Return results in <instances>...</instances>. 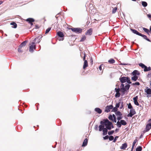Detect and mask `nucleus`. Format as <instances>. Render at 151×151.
I'll return each instance as SVG.
<instances>
[{
	"instance_id": "obj_6",
	"label": "nucleus",
	"mask_w": 151,
	"mask_h": 151,
	"mask_svg": "<svg viewBox=\"0 0 151 151\" xmlns=\"http://www.w3.org/2000/svg\"><path fill=\"white\" fill-rule=\"evenodd\" d=\"M127 124V123L124 120H122L120 121H117L116 125L118 127L120 128L122 125L125 126Z\"/></svg>"
},
{
	"instance_id": "obj_63",
	"label": "nucleus",
	"mask_w": 151,
	"mask_h": 151,
	"mask_svg": "<svg viewBox=\"0 0 151 151\" xmlns=\"http://www.w3.org/2000/svg\"><path fill=\"white\" fill-rule=\"evenodd\" d=\"M150 76H151V73H148L147 75V76L149 77Z\"/></svg>"
},
{
	"instance_id": "obj_39",
	"label": "nucleus",
	"mask_w": 151,
	"mask_h": 151,
	"mask_svg": "<svg viewBox=\"0 0 151 151\" xmlns=\"http://www.w3.org/2000/svg\"><path fill=\"white\" fill-rule=\"evenodd\" d=\"M114 132V130H111V131H109L108 132V134L110 136L111 135L113 134Z\"/></svg>"
},
{
	"instance_id": "obj_58",
	"label": "nucleus",
	"mask_w": 151,
	"mask_h": 151,
	"mask_svg": "<svg viewBox=\"0 0 151 151\" xmlns=\"http://www.w3.org/2000/svg\"><path fill=\"white\" fill-rule=\"evenodd\" d=\"M99 69L100 70H102V65H101L99 67Z\"/></svg>"
},
{
	"instance_id": "obj_46",
	"label": "nucleus",
	"mask_w": 151,
	"mask_h": 151,
	"mask_svg": "<svg viewBox=\"0 0 151 151\" xmlns=\"http://www.w3.org/2000/svg\"><path fill=\"white\" fill-rule=\"evenodd\" d=\"M103 139L104 140H106L109 139V136L108 135H106L103 137Z\"/></svg>"
},
{
	"instance_id": "obj_47",
	"label": "nucleus",
	"mask_w": 151,
	"mask_h": 151,
	"mask_svg": "<svg viewBox=\"0 0 151 151\" xmlns=\"http://www.w3.org/2000/svg\"><path fill=\"white\" fill-rule=\"evenodd\" d=\"M137 141V139H135L133 142L132 146L134 147L135 146V143H136Z\"/></svg>"
},
{
	"instance_id": "obj_10",
	"label": "nucleus",
	"mask_w": 151,
	"mask_h": 151,
	"mask_svg": "<svg viewBox=\"0 0 151 151\" xmlns=\"http://www.w3.org/2000/svg\"><path fill=\"white\" fill-rule=\"evenodd\" d=\"M136 113L135 109L133 108L130 109V112L129 114H128L127 116L128 117H132V116L135 114Z\"/></svg>"
},
{
	"instance_id": "obj_59",
	"label": "nucleus",
	"mask_w": 151,
	"mask_h": 151,
	"mask_svg": "<svg viewBox=\"0 0 151 151\" xmlns=\"http://www.w3.org/2000/svg\"><path fill=\"white\" fill-rule=\"evenodd\" d=\"M147 16L149 18H151V14H147Z\"/></svg>"
},
{
	"instance_id": "obj_19",
	"label": "nucleus",
	"mask_w": 151,
	"mask_h": 151,
	"mask_svg": "<svg viewBox=\"0 0 151 151\" xmlns=\"http://www.w3.org/2000/svg\"><path fill=\"white\" fill-rule=\"evenodd\" d=\"M28 41L27 40H26L24 42H22L19 46V47H24L26 44V43Z\"/></svg>"
},
{
	"instance_id": "obj_54",
	"label": "nucleus",
	"mask_w": 151,
	"mask_h": 151,
	"mask_svg": "<svg viewBox=\"0 0 151 151\" xmlns=\"http://www.w3.org/2000/svg\"><path fill=\"white\" fill-rule=\"evenodd\" d=\"M98 125H96L95 126L94 129L95 130H98Z\"/></svg>"
},
{
	"instance_id": "obj_28",
	"label": "nucleus",
	"mask_w": 151,
	"mask_h": 151,
	"mask_svg": "<svg viewBox=\"0 0 151 151\" xmlns=\"http://www.w3.org/2000/svg\"><path fill=\"white\" fill-rule=\"evenodd\" d=\"M141 4L142 6L144 7H146L147 5V2L145 1H142Z\"/></svg>"
},
{
	"instance_id": "obj_32",
	"label": "nucleus",
	"mask_w": 151,
	"mask_h": 151,
	"mask_svg": "<svg viewBox=\"0 0 151 151\" xmlns=\"http://www.w3.org/2000/svg\"><path fill=\"white\" fill-rule=\"evenodd\" d=\"M127 83L129 84H131L132 83V82L130 81V78L129 77H127Z\"/></svg>"
},
{
	"instance_id": "obj_5",
	"label": "nucleus",
	"mask_w": 151,
	"mask_h": 151,
	"mask_svg": "<svg viewBox=\"0 0 151 151\" xmlns=\"http://www.w3.org/2000/svg\"><path fill=\"white\" fill-rule=\"evenodd\" d=\"M72 31L77 34L81 33L82 32L83 29L81 28H70L69 29Z\"/></svg>"
},
{
	"instance_id": "obj_3",
	"label": "nucleus",
	"mask_w": 151,
	"mask_h": 151,
	"mask_svg": "<svg viewBox=\"0 0 151 151\" xmlns=\"http://www.w3.org/2000/svg\"><path fill=\"white\" fill-rule=\"evenodd\" d=\"M139 65L142 68H144L143 70L145 72L149 71L151 70V68L150 66L147 67L143 63H140L139 64Z\"/></svg>"
},
{
	"instance_id": "obj_41",
	"label": "nucleus",
	"mask_w": 151,
	"mask_h": 151,
	"mask_svg": "<svg viewBox=\"0 0 151 151\" xmlns=\"http://www.w3.org/2000/svg\"><path fill=\"white\" fill-rule=\"evenodd\" d=\"M51 29V28L49 27L46 30L45 34L48 33L49 31Z\"/></svg>"
},
{
	"instance_id": "obj_44",
	"label": "nucleus",
	"mask_w": 151,
	"mask_h": 151,
	"mask_svg": "<svg viewBox=\"0 0 151 151\" xmlns=\"http://www.w3.org/2000/svg\"><path fill=\"white\" fill-rule=\"evenodd\" d=\"M119 137V136H116L114 138V139H113V142H116V141L117 139Z\"/></svg>"
},
{
	"instance_id": "obj_29",
	"label": "nucleus",
	"mask_w": 151,
	"mask_h": 151,
	"mask_svg": "<svg viewBox=\"0 0 151 151\" xmlns=\"http://www.w3.org/2000/svg\"><path fill=\"white\" fill-rule=\"evenodd\" d=\"M108 62L110 64H113L115 62V60L113 58H111L108 61Z\"/></svg>"
},
{
	"instance_id": "obj_4",
	"label": "nucleus",
	"mask_w": 151,
	"mask_h": 151,
	"mask_svg": "<svg viewBox=\"0 0 151 151\" xmlns=\"http://www.w3.org/2000/svg\"><path fill=\"white\" fill-rule=\"evenodd\" d=\"M99 131H102L103 132V135L104 136L107 134L108 132V129L105 128L104 125H99Z\"/></svg>"
},
{
	"instance_id": "obj_60",
	"label": "nucleus",
	"mask_w": 151,
	"mask_h": 151,
	"mask_svg": "<svg viewBox=\"0 0 151 151\" xmlns=\"http://www.w3.org/2000/svg\"><path fill=\"white\" fill-rule=\"evenodd\" d=\"M137 106H138L139 107H141V108H142L141 109H142L143 108V106H142V105H141L139 104V105H137Z\"/></svg>"
},
{
	"instance_id": "obj_36",
	"label": "nucleus",
	"mask_w": 151,
	"mask_h": 151,
	"mask_svg": "<svg viewBox=\"0 0 151 151\" xmlns=\"http://www.w3.org/2000/svg\"><path fill=\"white\" fill-rule=\"evenodd\" d=\"M117 8L116 7L113 9L112 10V13L113 14L115 13L117 10Z\"/></svg>"
},
{
	"instance_id": "obj_21",
	"label": "nucleus",
	"mask_w": 151,
	"mask_h": 151,
	"mask_svg": "<svg viewBox=\"0 0 151 151\" xmlns=\"http://www.w3.org/2000/svg\"><path fill=\"white\" fill-rule=\"evenodd\" d=\"M94 111L99 114H101L102 112V110L99 108H96L94 109Z\"/></svg>"
},
{
	"instance_id": "obj_30",
	"label": "nucleus",
	"mask_w": 151,
	"mask_h": 151,
	"mask_svg": "<svg viewBox=\"0 0 151 151\" xmlns=\"http://www.w3.org/2000/svg\"><path fill=\"white\" fill-rule=\"evenodd\" d=\"M142 150V147L140 146H139L136 149V151H141Z\"/></svg>"
},
{
	"instance_id": "obj_20",
	"label": "nucleus",
	"mask_w": 151,
	"mask_h": 151,
	"mask_svg": "<svg viewBox=\"0 0 151 151\" xmlns=\"http://www.w3.org/2000/svg\"><path fill=\"white\" fill-rule=\"evenodd\" d=\"M139 36L142 37L144 39L147 40L148 41H149L150 42H151L150 40L148 38H147V36L146 35H143V34H142L141 33H140Z\"/></svg>"
},
{
	"instance_id": "obj_15",
	"label": "nucleus",
	"mask_w": 151,
	"mask_h": 151,
	"mask_svg": "<svg viewBox=\"0 0 151 151\" xmlns=\"http://www.w3.org/2000/svg\"><path fill=\"white\" fill-rule=\"evenodd\" d=\"M42 36H39L35 38L34 40V41H35L36 44H37V43H39L40 41V39L42 38Z\"/></svg>"
},
{
	"instance_id": "obj_8",
	"label": "nucleus",
	"mask_w": 151,
	"mask_h": 151,
	"mask_svg": "<svg viewBox=\"0 0 151 151\" xmlns=\"http://www.w3.org/2000/svg\"><path fill=\"white\" fill-rule=\"evenodd\" d=\"M57 35L60 38L59 40V41L63 40H64V35L63 32L61 31H59L57 32Z\"/></svg>"
},
{
	"instance_id": "obj_33",
	"label": "nucleus",
	"mask_w": 151,
	"mask_h": 151,
	"mask_svg": "<svg viewBox=\"0 0 151 151\" xmlns=\"http://www.w3.org/2000/svg\"><path fill=\"white\" fill-rule=\"evenodd\" d=\"M115 114L117 116V117L118 116H119L122 114V113H121V112L119 111H118L115 112Z\"/></svg>"
},
{
	"instance_id": "obj_23",
	"label": "nucleus",
	"mask_w": 151,
	"mask_h": 151,
	"mask_svg": "<svg viewBox=\"0 0 151 151\" xmlns=\"http://www.w3.org/2000/svg\"><path fill=\"white\" fill-rule=\"evenodd\" d=\"M131 30L132 32L134 34H135L139 36L141 33L133 29H131Z\"/></svg>"
},
{
	"instance_id": "obj_12",
	"label": "nucleus",
	"mask_w": 151,
	"mask_h": 151,
	"mask_svg": "<svg viewBox=\"0 0 151 151\" xmlns=\"http://www.w3.org/2000/svg\"><path fill=\"white\" fill-rule=\"evenodd\" d=\"M113 108L112 105H110L106 106L105 110V111L108 113L110 111V110Z\"/></svg>"
},
{
	"instance_id": "obj_7",
	"label": "nucleus",
	"mask_w": 151,
	"mask_h": 151,
	"mask_svg": "<svg viewBox=\"0 0 151 151\" xmlns=\"http://www.w3.org/2000/svg\"><path fill=\"white\" fill-rule=\"evenodd\" d=\"M35 44H36L35 42H32V45L29 46V51L31 53L33 52L34 51V50H35L36 49V46L35 45Z\"/></svg>"
},
{
	"instance_id": "obj_25",
	"label": "nucleus",
	"mask_w": 151,
	"mask_h": 151,
	"mask_svg": "<svg viewBox=\"0 0 151 151\" xmlns=\"http://www.w3.org/2000/svg\"><path fill=\"white\" fill-rule=\"evenodd\" d=\"M127 147V143H124L120 147L121 149H125Z\"/></svg>"
},
{
	"instance_id": "obj_18",
	"label": "nucleus",
	"mask_w": 151,
	"mask_h": 151,
	"mask_svg": "<svg viewBox=\"0 0 151 151\" xmlns=\"http://www.w3.org/2000/svg\"><path fill=\"white\" fill-rule=\"evenodd\" d=\"M151 128V123L146 125V132L148 131Z\"/></svg>"
},
{
	"instance_id": "obj_49",
	"label": "nucleus",
	"mask_w": 151,
	"mask_h": 151,
	"mask_svg": "<svg viewBox=\"0 0 151 151\" xmlns=\"http://www.w3.org/2000/svg\"><path fill=\"white\" fill-rule=\"evenodd\" d=\"M22 47H19V48H18V51L19 52H22V51L21 50V48Z\"/></svg>"
},
{
	"instance_id": "obj_27",
	"label": "nucleus",
	"mask_w": 151,
	"mask_h": 151,
	"mask_svg": "<svg viewBox=\"0 0 151 151\" xmlns=\"http://www.w3.org/2000/svg\"><path fill=\"white\" fill-rule=\"evenodd\" d=\"M138 78V77L137 76H133L131 78L132 80L134 81H136Z\"/></svg>"
},
{
	"instance_id": "obj_56",
	"label": "nucleus",
	"mask_w": 151,
	"mask_h": 151,
	"mask_svg": "<svg viewBox=\"0 0 151 151\" xmlns=\"http://www.w3.org/2000/svg\"><path fill=\"white\" fill-rule=\"evenodd\" d=\"M120 65H128V64H127L125 63H120Z\"/></svg>"
},
{
	"instance_id": "obj_24",
	"label": "nucleus",
	"mask_w": 151,
	"mask_h": 151,
	"mask_svg": "<svg viewBox=\"0 0 151 151\" xmlns=\"http://www.w3.org/2000/svg\"><path fill=\"white\" fill-rule=\"evenodd\" d=\"M11 25H12V27L14 28H16L17 27V24L14 22H11L10 24Z\"/></svg>"
},
{
	"instance_id": "obj_62",
	"label": "nucleus",
	"mask_w": 151,
	"mask_h": 151,
	"mask_svg": "<svg viewBox=\"0 0 151 151\" xmlns=\"http://www.w3.org/2000/svg\"><path fill=\"white\" fill-rule=\"evenodd\" d=\"M142 137H143V134H141L139 137V138H141Z\"/></svg>"
},
{
	"instance_id": "obj_34",
	"label": "nucleus",
	"mask_w": 151,
	"mask_h": 151,
	"mask_svg": "<svg viewBox=\"0 0 151 151\" xmlns=\"http://www.w3.org/2000/svg\"><path fill=\"white\" fill-rule=\"evenodd\" d=\"M118 108L116 107H114L112 108V111L115 112V113L117 111H118Z\"/></svg>"
},
{
	"instance_id": "obj_2",
	"label": "nucleus",
	"mask_w": 151,
	"mask_h": 151,
	"mask_svg": "<svg viewBox=\"0 0 151 151\" xmlns=\"http://www.w3.org/2000/svg\"><path fill=\"white\" fill-rule=\"evenodd\" d=\"M130 87V85L127 84L125 86L124 84H121L120 86L121 87V92L122 94V95L123 96L125 93L126 91L128 90Z\"/></svg>"
},
{
	"instance_id": "obj_31",
	"label": "nucleus",
	"mask_w": 151,
	"mask_h": 151,
	"mask_svg": "<svg viewBox=\"0 0 151 151\" xmlns=\"http://www.w3.org/2000/svg\"><path fill=\"white\" fill-rule=\"evenodd\" d=\"M122 114L121 115V116H118L117 117V120H118V121H120V120H122V119L123 116H122Z\"/></svg>"
},
{
	"instance_id": "obj_38",
	"label": "nucleus",
	"mask_w": 151,
	"mask_h": 151,
	"mask_svg": "<svg viewBox=\"0 0 151 151\" xmlns=\"http://www.w3.org/2000/svg\"><path fill=\"white\" fill-rule=\"evenodd\" d=\"M128 108L129 109H131L133 108L131 104L129 103L128 105Z\"/></svg>"
},
{
	"instance_id": "obj_1",
	"label": "nucleus",
	"mask_w": 151,
	"mask_h": 151,
	"mask_svg": "<svg viewBox=\"0 0 151 151\" xmlns=\"http://www.w3.org/2000/svg\"><path fill=\"white\" fill-rule=\"evenodd\" d=\"M100 123L101 124V125H104V126H105L106 128L109 130H111L110 125L111 122L109 121L107 119H104L103 121L100 122Z\"/></svg>"
},
{
	"instance_id": "obj_42",
	"label": "nucleus",
	"mask_w": 151,
	"mask_h": 151,
	"mask_svg": "<svg viewBox=\"0 0 151 151\" xmlns=\"http://www.w3.org/2000/svg\"><path fill=\"white\" fill-rule=\"evenodd\" d=\"M121 102H119L118 103H116V104L115 107H116L117 108L119 107L120 104H121Z\"/></svg>"
},
{
	"instance_id": "obj_11",
	"label": "nucleus",
	"mask_w": 151,
	"mask_h": 151,
	"mask_svg": "<svg viewBox=\"0 0 151 151\" xmlns=\"http://www.w3.org/2000/svg\"><path fill=\"white\" fill-rule=\"evenodd\" d=\"M145 91L147 93V94L148 95L147 96V97H151V89L150 88H149L148 87H147L146 89L145 90Z\"/></svg>"
},
{
	"instance_id": "obj_40",
	"label": "nucleus",
	"mask_w": 151,
	"mask_h": 151,
	"mask_svg": "<svg viewBox=\"0 0 151 151\" xmlns=\"http://www.w3.org/2000/svg\"><path fill=\"white\" fill-rule=\"evenodd\" d=\"M142 29L146 33H147L148 32H149V30L147 28H146L145 27H143Z\"/></svg>"
},
{
	"instance_id": "obj_14",
	"label": "nucleus",
	"mask_w": 151,
	"mask_h": 151,
	"mask_svg": "<svg viewBox=\"0 0 151 151\" xmlns=\"http://www.w3.org/2000/svg\"><path fill=\"white\" fill-rule=\"evenodd\" d=\"M132 74L133 76H137L140 75V73L138 70H135L132 73Z\"/></svg>"
},
{
	"instance_id": "obj_57",
	"label": "nucleus",
	"mask_w": 151,
	"mask_h": 151,
	"mask_svg": "<svg viewBox=\"0 0 151 151\" xmlns=\"http://www.w3.org/2000/svg\"><path fill=\"white\" fill-rule=\"evenodd\" d=\"M112 116L113 119L116 118L115 115L114 114H113L112 115Z\"/></svg>"
},
{
	"instance_id": "obj_35",
	"label": "nucleus",
	"mask_w": 151,
	"mask_h": 151,
	"mask_svg": "<svg viewBox=\"0 0 151 151\" xmlns=\"http://www.w3.org/2000/svg\"><path fill=\"white\" fill-rule=\"evenodd\" d=\"M86 39V37L85 35H83V37H82L81 39L80 40V42H83Z\"/></svg>"
},
{
	"instance_id": "obj_9",
	"label": "nucleus",
	"mask_w": 151,
	"mask_h": 151,
	"mask_svg": "<svg viewBox=\"0 0 151 151\" xmlns=\"http://www.w3.org/2000/svg\"><path fill=\"white\" fill-rule=\"evenodd\" d=\"M115 91L116 92V93L115 94V97L116 98L119 97L121 95V94L120 93V91H121V88H115Z\"/></svg>"
},
{
	"instance_id": "obj_45",
	"label": "nucleus",
	"mask_w": 151,
	"mask_h": 151,
	"mask_svg": "<svg viewBox=\"0 0 151 151\" xmlns=\"http://www.w3.org/2000/svg\"><path fill=\"white\" fill-rule=\"evenodd\" d=\"M140 84L139 83V82H136L134 83H133L132 84V85H137V86H139Z\"/></svg>"
},
{
	"instance_id": "obj_13",
	"label": "nucleus",
	"mask_w": 151,
	"mask_h": 151,
	"mask_svg": "<svg viewBox=\"0 0 151 151\" xmlns=\"http://www.w3.org/2000/svg\"><path fill=\"white\" fill-rule=\"evenodd\" d=\"M127 77L121 76L119 78V80L120 82L122 83V84H123V83L126 82V81H127Z\"/></svg>"
},
{
	"instance_id": "obj_64",
	"label": "nucleus",
	"mask_w": 151,
	"mask_h": 151,
	"mask_svg": "<svg viewBox=\"0 0 151 151\" xmlns=\"http://www.w3.org/2000/svg\"><path fill=\"white\" fill-rule=\"evenodd\" d=\"M134 147H133V146H132V149H131V151H133V149H134Z\"/></svg>"
},
{
	"instance_id": "obj_37",
	"label": "nucleus",
	"mask_w": 151,
	"mask_h": 151,
	"mask_svg": "<svg viewBox=\"0 0 151 151\" xmlns=\"http://www.w3.org/2000/svg\"><path fill=\"white\" fill-rule=\"evenodd\" d=\"M109 139L110 141H112L114 139V137L113 136L110 135L109 136Z\"/></svg>"
},
{
	"instance_id": "obj_22",
	"label": "nucleus",
	"mask_w": 151,
	"mask_h": 151,
	"mask_svg": "<svg viewBox=\"0 0 151 151\" xmlns=\"http://www.w3.org/2000/svg\"><path fill=\"white\" fill-rule=\"evenodd\" d=\"M88 139L86 138L84 140L82 145L83 147H85L88 144Z\"/></svg>"
},
{
	"instance_id": "obj_48",
	"label": "nucleus",
	"mask_w": 151,
	"mask_h": 151,
	"mask_svg": "<svg viewBox=\"0 0 151 151\" xmlns=\"http://www.w3.org/2000/svg\"><path fill=\"white\" fill-rule=\"evenodd\" d=\"M138 98V96H135V97H134L133 98V100H134V101H137Z\"/></svg>"
},
{
	"instance_id": "obj_43",
	"label": "nucleus",
	"mask_w": 151,
	"mask_h": 151,
	"mask_svg": "<svg viewBox=\"0 0 151 151\" xmlns=\"http://www.w3.org/2000/svg\"><path fill=\"white\" fill-rule=\"evenodd\" d=\"M108 118L110 120H111V121H112L113 120V117L112 116V115L111 114H110L109 115V116L108 117Z\"/></svg>"
},
{
	"instance_id": "obj_51",
	"label": "nucleus",
	"mask_w": 151,
	"mask_h": 151,
	"mask_svg": "<svg viewBox=\"0 0 151 151\" xmlns=\"http://www.w3.org/2000/svg\"><path fill=\"white\" fill-rule=\"evenodd\" d=\"M86 54H85V53H84V56L83 58V60L85 61V60H85L86 57Z\"/></svg>"
},
{
	"instance_id": "obj_26",
	"label": "nucleus",
	"mask_w": 151,
	"mask_h": 151,
	"mask_svg": "<svg viewBox=\"0 0 151 151\" xmlns=\"http://www.w3.org/2000/svg\"><path fill=\"white\" fill-rule=\"evenodd\" d=\"M88 66V63L87 60H85L84 61V64L83 67V68L84 69L87 67Z\"/></svg>"
},
{
	"instance_id": "obj_55",
	"label": "nucleus",
	"mask_w": 151,
	"mask_h": 151,
	"mask_svg": "<svg viewBox=\"0 0 151 151\" xmlns=\"http://www.w3.org/2000/svg\"><path fill=\"white\" fill-rule=\"evenodd\" d=\"M112 121H113L115 123L116 122V118L113 119V120Z\"/></svg>"
},
{
	"instance_id": "obj_61",
	"label": "nucleus",
	"mask_w": 151,
	"mask_h": 151,
	"mask_svg": "<svg viewBox=\"0 0 151 151\" xmlns=\"http://www.w3.org/2000/svg\"><path fill=\"white\" fill-rule=\"evenodd\" d=\"M119 130V129L116 128V129H115V132H117Z\"/></svg>"
},
{
	"instance_id": "obj_17",
	"label": "nucleus",
	"mask_w": 151,
	"mask_h": 151,
	"mask_svg": "<svg viewBox=\"0 0 151 151\" xmlns=\"http://www.w3.org/2000/svg\"><path fill=\"white\" fill-rule=\"evenodd\" d=\"M93 30L92 28H90L88 29L85 33V35H91L92 33Z\"/></svg>"
},
{
	"instance_id": "obj_16",
	"label": "nucleus",
	"mask_w": 151,
	"mask_h": 151,
	"mask_svg": "<svg viewBox=\"0 0 151 151\" xmlns=\"http://www.w3.org/2000/svg\"><path fill=\"white\" fill-rule=\"evenodd\" d=\"M26 21L28 22L31 25H33L32 22L35 21V20L32 18H29L26 19Z\"/></svg>"
},
{
	"instance_id": "obj_52",
	"label": "nucleus",
	"mask_w": 151,
	"mask_h": 151,
	"mask_svg": "<svg viewBox=\"0 0 151 151\" xmlns=\"http://www.w3.org/2000/svg\"><path fill=\"white\" fill-rule=\"evenodd\" d=\"M121 106L120 107V109H121L123 107V102H122L121 103Z\"/></svg>"
},
{
	"instance_id": "obj_50",
	"label": "nucleus",
	"mask_w": 151,
	"mask_h": 151,
	"mask_svg": "<svg viewBox=\"0 0 151 151\" xmlns=\"http://www.w3.org/2000/svg\"><path fill=\"white\" fill-rule=\"evenodd\" d=\"M134 104L137 106L139 105V104L138 102L137 101H134Z\"/></svg>"
},
{
	"instance_id": "obj_53",
	"label": "nucleus",
	"mask_w": 151,
	"mask_h": 151,
	"mask_svg": "<svg viewBox=\"0 0 151 151\" xmlns=\"http://www.w3.org/2000/svg\"><path fill=\"white\" fill-rule=\"evenodd\" d=\"M110 128H111V129L112 128H114V125H113V124H112V122H111V124Z\"/></svg>"
}]
</instances>
